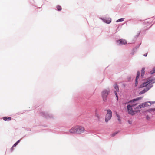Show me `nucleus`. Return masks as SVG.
<instances>
[{
  "mask_svg": "<svg viewBox=\"0 0 155 155\" xmlns=\"http://www.w3.org/2000/svg\"><path fill=\"white\" fill-rule=\"evenodd\" d=\"M155 83V79H151V78H148L146 80L145 82L143 83L140 86V87L142 88L145 87H146L144 90L141 91L139 94H140L144 93L148 91L153 86L152 84Z\"/></svg>",
  "mask_w": 155,
  "mask_h": 155,
  "instance_id": "nucleus-1",
  "label": "nucleus"
},
{
  "mask_svg": "<svg viewBox=\"0 0 155 155\" xmlns=\"http://www.w3.org/2000/svg\"><path fill=\"white\" fill-rule=\"evenodd\" d=\"M84 130L85 129L83 127L77 125L71 128L70 130V132L71 133L81 134L84 132Z\"/></svg>",
  "mask_w": 155,
  "mask_h": 155,
  "instance_id": "nucleus-2",
  "label": "nucleus"
},
{
  "mask_svg": "<svg viewBox=\"0 0 155 155\" xmlns=\"http://www.w3.org/2000/svg\"><path fill=\"white\" fill-rule=\"evenodd\" d=\"M109 89H105L102 92V96L104 101H105L107 100V96L109 95Z\"/></svg>",
  "mask_w": 155,
  "mask_h": 155,
  "instance_id": "nucleus-3",
  "label": "nucleus"
},
{
  "mask_svg": "<svg viewBox=\"0 0 155 155\" xmlns=\"http://www.w3.org/2000/svg\"><path fill=\"white\" fill-rule=\"evenodd\" d=\"M112 117V112L111 110H107V113L106 114L105 117V121L107 122Z\"/></svg>",
  "mask_w": 155,
  "mask_h": 155,
  "instance_id": "nucleus-4",
  "label": "nucleus"
},
{
  "mask_svg": "<svg viewBox=\"0 0 155 155\" xmlns=\"http://www.w3.org/2000/svg\"><path fill=\"white\" fill-rule=\"evenodd\" d=\"M136 105V103H135L134 104L132 105L131 106L130 105H129L127 106V109L129 114L131 115H133L134 114V112L132 110V107Z\"/></svg>",
  "mask_w": 155,
  "mask_h": 155,
  "instance_id": "nucleus-5",
  "label": "nucleus"
},
{
  "mask_svg": "<svg viewBox=\"0 0 155 155\" xmlns=\"http://www.w3.org/2000/svg\"><path fill=\"white\" fill-rule=\"evenodd\" d=\"M117 42L119 45H123L127 44V41L125 40L120 39L117 41Z\"/></svg>",
  "mask_w": 155,
  "mask_h": 155,
  "instance_id": "nucleus-6",
  "label": "nucleus"
},
{
  "mask_svg": "<svg viewBox=\"0 0 155 155\" xmlns=\"http://www.w3.org/2000/svg\"><path fill=\"white\" fill-rule=\"evenodd\" d=\"M114 88L115 90L114 91V93H115V95L116 96V97L117 98V100H118V97L117 96V91H119V89L118 88V87L117 85L116 84H115L114 85Z\"/></svg>",
  "mask_w": 155,
  "mask_h": 155,
  "instance_id": "nucleus-7",
  "label": "nucleus"
},
{
  "mask_svg": "<svg viewBox=\"0 0 155 155\" xmlns=\"http://www.w3.org/2000/svg\"><path fill=\"white\" fill-rule=\"evenodd\" d=\"M151 103L150 102H147L142 104L143 107H147L151 105Z\"/></svg>",
  "mask_w": 155,
  "mask_h": 155,
  "instance_id": "nucleus-8",
  "label": "nucleus"
},
{
  "mask_svg": "<svg viewBox=\"0 0 155 155\" xmlns=\"http://www.w3.org/2000/svg\"><path fill=\"white\" fill-rule=\"evenodd\" d=\"M140 75V73L139 71H138L137 72V76L136 78V82H135V86H136L138 84V82L137 81V80L139 78V77Z\"/></svg>",
  "mask_w": 155,
  "mask_h": 155,
  "instance_id": "nucleus-9",
  "label": "nucleus"
},
{
  "mask_svg": "<svg viewBox=\"0 0 155 155\" xmlns=\"http://www.w3.org/2000/svg\"><path fill=\"white\" fill-rule=\"evenodd\" d=\"M103 20L104 22L107 24H109L111 22V19L110 18L104 19Z\"/></svg>",
  "mask_w": 155,
  "mask_h": 155,
  "instance_id": "nucleus-10",
  "label": "nucleus"
},
{
  "mask_svg": "<svg viewBox=\"0 0 155 155\" xmlns=\"http://www.w3.org/2000/svg\"><path fill=\"white\" fill-rule=\"evenodd\" d=\"M3 119L5 121H10L11 119V118L10 117H3Z\"/></svg>",
  "mask_w": 155,
  "mask_h": 155,
  "instance_id": "nucleus-11",
  "label": "nucleus"
},
{
  "mask_svg": "<svg viewBox=\"0 0 155 155\" xmlns=\"http://www.w3.org/2000/svg\"><path fill=\"white\" fill-rule=\"evenodd\" d=\"M145 68H143L142 70H141V76L142 77H143L144 74V72H145Z\"/></svg>",
  "mask_w": 155,
  "mask_h": 155,
  "instance_id": "nucleus-12",
  "label": "nucleus"
},
{
  "mask_svg": "<svg viewBox=\"0 0 155 155\" xmlns=\"http://www.w3.org/2000/svg\"><path fill=\"white\" fill-rule=\"evenodd\" d=\"M150 74H151L155 73V67L150 72Z\"/></svg>",
  "mask_w": 155,
  "mask_h": 155,
  "instance_id": "nucleus-13",
  "label": "nucleus"
},
{
  "mask_svg": "<svg viewBox=\"0 0 155 155\" xmlns=\"http://www.w3.org/2000/svg\"><path fill=\"white\" fill-rule=\"evenodd\" d=\"M56 8L58 11H61L62 9L61 7L59 5H57L56 7Z\"/></svg>",
  "mask_w": 155,
  "mask_h": 155,
  "instance_id": "nucleus-14",
  "label": "nucleus"
},
{
  "mask_svg": "<svg viewBox=\"0 0 155 155\" xmlns=\"http://www.w3.org/2000/svg\"><path fill=\"white\" fill-rule=\"evenodd\" d=\"M20 140H18L16 143H15L13 146V147H15L19 142Z\"/></svg>",
  "mask_w": 155,
  "mask_h": 155,
  "instance_id": "nucleus-15",
  "label": "nucleus"
},
{
  "mask_svg": "<svg viewBox=\"0 0 155 155\" xmlns=\"http://www.w3.org/2000/svg\"><path fill=\"white\" fill-rule=\"evenodd\" d=\"M124 20L123 18L119 19H118V20H117V21H116V22H118L123 21H124Z\"/></svg>",
  "mask_w": 155,
  "mask_h": 155,
  "instance_id": "nucleus-16",
  "label": "nucleus"
},
{
  "mask_svg": "<svg viewBox=\"0 0 155 155\" xmlns=\"http://www.w3.org/2000/svg\"><path fill=\"white\" fill-rule=\"evenodd\" d=\"M116 115H117V117H118L117 119H118V121L119 122H120L121 121V120H120V117L119 115L117 114H116Z\"/></svg>",
  "mask_w": 155,
  "mask_h": 155,
  "instance_id": "nucleus-17",
  "label": "nucleus"
},
{
  "mask_svg": "<svg viewBox=\"0 0 155 155\" xmlns=\"http://www.w3.org/2000/svg\"><path fill=\"white\" fill-rule=\"evenodd\" d=\"M117 132H115L112 134V137H113L115 136L117 134Z\"/></svg>",
  "mask_w": 155,
  "mask_h": 155,
  "instance_id": "nucleus-18",
  "label": "nucleus"
},
{
  "mask_svg": "<svg viewBox=\"0 0 155 155\" xmlns=\"http://www.w3.org/2000/svg\"><path fill=\"white\" fill-rule=\"evenodd\" d=\"M141 106H139V107H137L136 108L137 109H140L141 108Z\"/></svg>",
  "mask_w": 155,
  "mask_h": 155,
  "instance_id": "nucleus-19",
  "label": "nucleus"
},
{
  "mask_svg": "<svg viewBox=\"0 0 155 155\" xmlns=\"http://www.w3.org/2000/svg\"><path fill=\"white\" fill-rule=\"evenodd\" d=\"M13 147H13V146H12L11 149V150L12 151L13 150Z\"/></svg>",
  "mask_w": 155,
  "mask_h": 155,
  "instance_id": "nucleus-20",
  "label": "nucleus"
},
{
  "mask_svg": "<svg viewBox=\"0 0 155 155\" xmlns=\"http://www.w3.org/2000/svg\"><path fill=\"white\" fill-rule=\"evenodd\" d=\"M139 99V98H137L136 99H135V100H133V102L135 101H137V100H138Z\"/></svg>",
  "mask_w": 155,
  "mask_h": 155,
  "instance_id": "nucleus-21",
  "label": "nucleus"
},
{
  "mask_svg": "<svg viewBox=\"0 0 155 155\" xmlns=\"http://www.w3.org/2000/svg\"><path fill=\"white\" fill-rule=\"evenodd\" d=\"M147 55V53L144 55V56H146Z\"/></svg>",
  "mask_w": 155,
  "mask_h": 155,
  "instance_id": "nucleus-22",
  "label": "nucleus"
}]
</instances>
